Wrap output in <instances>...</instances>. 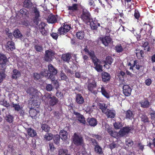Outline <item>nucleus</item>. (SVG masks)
<instances>
[{
  "label": "nucleus",
  "instance_id": "nucleus-1",
  "mask_svg": "<svg viewBox=\"0 0 155 155\" xmlns=\"http://www.w3.org/2000/svg\"><path fill=\"white\" fill-rule=\"evenodd\" d=\"M42 100L46 104L53 106L56 104L58 101V99L54 96H52L49 93H46L42 97Z\"/></svg>",
  "mask_w": 155,
  "mask_h": 155
},
{
  "label": "nucleus",
  "instance_id": "nucleus-2",
  "mask_svg": "<svg viewBox=\"0 0 155 155\" xmlns=\"http://www.w3.org/2000/svg\"><path fill=\"white\" fill-rule=\"evenodd\" d=\"M88 90L94 94H97V92L94 89L96 87L97 84L95 81L93 79H88L87 82Z\"/></svg>",
  "mask_w": 155,
  "mask_h": 155
},
{
  "label": "nucleus",
  "instance_id": "nucleus-3",
  "mask_svg": "<svg viewBox=\"0 0 155 155\" xmlns=\"http://www.w3.org/2000/svg\"><path fill=\"white\" fill-rule=\"evenodd\" d=\"M71 26L67 24H64L58 30V33L60 35H64L70 30Z\"/></svg>",
  "mask_w": 155,
  "mask_h": 155
},
{
  "label": "nucleus",
  "instance_id": "nucleus-4",
  "mask_svg": "<svg viewBox=\"0 0 155 155\" xmlns=\"http://www.w3.org/2000/svg\"><path fill=\"white\" fill-rule=\"evenodd\" d=\"M78 4L74 3L72 5L68 6V10H69V14L72 16H75L76 12L78 10Z\"/></svg>",
  "mask_w": 155,
  "mask_h": 155
},
{
  "label": "nucleus",
  "instance_id": "nucleus-5",
  "mask_svg": "<svg viewBox=\"0 0 155 155\" xmlns=\"http://www.w3.org/2000/svg\"><path fill=\"white\" fill-rule=\"evenodd\" d=\"M74 143L77 145H82L83 143L82 137L81 136L74 133L73 137Z\"/></svg>",
  "mask_w": 155,
  "mask_h": 155
},
{
  "label": "nucleus",
  "instance_id": "nucleus-6",
  "mask_svg": "<svg viewBox=\"0 0 155 155\" xmlns=\"http://www.w3.org/2000/svg\"><path fill=\"white\" fill-rule=\"evenodd\" d=\"M92 61L95 66L94 67V69L98 72H102V66L99 64L100 63L99 60L96 57L92 59Z\"/></svg>",
  "mask_w": 155,
  "mask_h": 155
},
{
  "label": "nucleus",
  "instance_id": "nucleus-7",
  "mask_svg": "<svg viewBox=\"0 0 155 155\" xmlns=\"http://www.w3.org/2000/svg\"><path fill=\"white\" fill-rule=\"evenodd\" d=\"M81 18L84 22L88 21L90 19V14L89 12L86 9H83Z\"/></svg>",
  "mask_w": 155,
  "mask_h": 155
},
{
  "label": "nucleus",
  "instance_id": "nucleus-8",
  "mask_svg": "<svg viewBox=\"0 0 155 155\" xmlns=\"http://www.w3.org/2000/svg\"><path fill=\"white\" fill-rule=\"evenodd\" d=\"M45 60L47 61H51L54 57V51L51 50H48L45 51Z\"/></svg>",
  "mask_w": 155,
  "mask_h": 155
},
{
  "label": "nucleus",
  "instance_id": "nucleus-9",
  "mask_svg": "<svg viewBox=\"0 0 155 155\" xmlns=\"http://www.w3.org/2000/svg\"><path fill=\"white\" fill-rule=\"evenodd\" d=\"M33 11L34 14V17L33 18V21L34 23L37 25L39 21V18L40 16V12L36 8H34Z\"/></svg>",
  "mask_w": 155,
  "mask_h": 155
},
{
  "label": "nucleus",
  "instance_id": "nucleus-10",
  "mask_svg": "<svg viewBox=\"0 0 155 155\" xmlns=\"http://www.w3.org/2000/svg\"><path fill=\"white\" fill-rule=\"evenodd\" d=\"M130 130L129 128L127 127H124L121 129L118 133V136L122 137L126 135L129 132Z\"/></svg>",
  "mask_w": 155,
  "mask_h": 155
},
{
  "label": "nucleus",
  "instance_id": "nucleus-11",
  "mask_svg": "<svg viewBox=\"0 0 155 155\" xmlns=\"http://www.w3.org/2000/svg\"><path fill=\"white\" fill-rule=\"evenodd\" d=\"M123 93L124 95L127 96L130 95L131 89L129 86L127 85H124L123 86Z\"/></svg>",
  "mask_w": 155,
  "mask_h": 155
},
{
  "label": "nucleus",
  "instance_id": "nucleus-12",
  "mask_svg": "<svg viewBox=\"0 0 155 155\" xmlns=\"http://www.w3.org/2000/svg\"><path fill=\"white\" fill-rule=\"evenodd\" d=\"M98 1L101 5L103 8H104L105 5L107 7H109V6H111V5L113 2V0H103L102 1L98 0Z\"/></svg>",
  "mask_w": 155,
  "mask_h": 155
},
{
  "label": "nucleus",
  "instance_id": "nucleus-13",
  "mask_svg": "<svg viewBox=\"0 0 155 155\" xmlns=\"http://www.w3.org/2000/svg\"><path fill=\"white\" fill-rule=\"evenodd\" d=\"M101 40L102 43L105 46H107L108 44L112 42V41L111 39L109 36H106L104 38H102Z\"/></svg>",
  "mask_w": 155,
  "mask_h": 155
},
{
  "label": "nucleus",
  "instance_id": "nucleus-14",
  "mask_svg": "<svg viewBox=\"0 0 155 155\" xmlns=\"http://www.w3.org/2000/svg\"><path fill=\"white\" fill-rule=\"evenodd\" d=\"M47 21L49 23H54L57 22L56 17L53 14L49 15L47 19Z\"/></svg>",
  "mask_w": 155,
  "mask_h": 155
},
{
  "label": "nucleus",
  "instance_id": "nucleus-15",
  "mask_svg": "<svg viewBox=\"0 0 155 155\" xmlns=\"http://www.w3.org/2000/svg\"><path fill=\"white\" fill-rule=\"evenodd\" d=\"M8 61V60L6 56L0 53V64H5Z\"/></svg>",
  "mask_w": 155,
  "mask_h": 155
},
{
  "label": "nucleus",
  "instance_id": "nucleus-16",
  "mask_svg": "<svg viewBox=\"0 0 155 155\" xmlns=\"http://www.w3.org/2000/svg\"><path fill=\"white\" fill-rule=\"evenodd\" d=\"M74 114L76 115L78 121H79L81 123L84 124H85L86 121L85 120V118L82 115L80 114L78 112H74Z\"/></svg>",
  "mask_w": 155,
  "mask_h": 155
},
{
  "label": "nucleus",
  "instance_id": "nucleus-17",
  "mask_svg": "<svg viewBox=\"0 0 155 155\" xmlns=\"http://www.w3.org/2000/svg\"><path fill=\"white\" fill-rule=\"evenodd\" d=\"M124 113L125 114V118L126 119L131 120L133 118L134 115L132 111L130 110H128L124 111Z\"/></svg>",
  "mask_w": 155,
  "mask_h": 155
},
{
  "label": "nucleus",
  "instance_id": "nucleus-18",
  "mask_svg": "<svg viewBox=\"0 0 155 155\" xmlns=\"http://www.w3.org/2000/svg\"><path fill=\"white\" fill-rule=\"evenodd\" d=\"M6 48L8 50L12 51L15 48L14 43L12 41H8L6 45Z\"/></svg>",
  "mask_w": 155,
  "mask_h": 155
},
{
  "label": "nucleus",
  "instance_id": "nucleus-19",
  "mask_svg": "<svg viewBox=\"0 0 155 155\" xmlns=\"http://www.w3.org/2000/svg\"><path fill=\"white\" fill-rule=\"evenodd\" d=\"M21 75V73L20 71L16 69L13 70L12 75V78L16 79L17 78L20 77Z\"/></svg>",
  "mask_w": 155,
  "mask_h": 155
},
{
  "label": "nucleus",
  "instance_id": "nucleus-20",
  "mask_svg": "<svg viewBox=\"0 0 155 155\" xmlns=\"http://www.w3.org/2000/svg\"><path fill=\"white\" fill-rule=\"evenodd\" d=\"M76 102L78 104H82L84 102L83 97L80 94L77 95L76 97Z\"/></svg>",
  "mask_w": 155,
  "mask_h": 155
},
{
  "label": "nucleus",
  "instance_id": "nucleus-21",
  "mask_svg": "<svg viewBox=\"0 0 155 155\" xmlns=\"http://www.w3.org/2000/svg\"><path fill=\"white\" fill-rule=\"evenodd\" d=\"M140 106L143 108H147L150 105L149 101L147 99L142 101L140 102Z\"/></svg>",
  "mask_w": 155,
  "mask_h": 155
},
{
  "label": "nucleus",
  "instance_id": "nucleus-22",
  "mask_svg": "<svg viewBox=\"0 0 155 155\" xmlns=\"http://www.w3.org/2000/svg\"><path fill=\"white\" fill-rule=\"evenodd\" d=\"M87 122L90 125L93 127L96 126L97 123V120L93 118H88L87 119Z\"/></svg>",
  "mask_w": 155,
  "mask_h": 155
},
{
  "label": "nucleus",
  "instance_id": "nucleus-23",
  "mask_svg": "<svg viewBox=\"0 0 155 155\" xmlns=\"http://www.w3.org/2000/svg\"><path fill=\"white\" fill-rule=\"evenodd\" d=\"M60 137L61 139L65 141L67 139L68 133L67 131L63 130H61L60 132Z\"/></svg>",
  "mask_w": 155,
  "mask_h": 155
},
{
  "label": "nucleus",
  "instance_id": "nucleus-24",
  "mask_svg": "<svg viewBox=\"0 0 155 155\" xmlns=\"http://www.w3.org/2000/svg\"><path fill=\"white\" fill-rule=\"evenodd\" d=\"M104 113L106 115L108 118H114L115 115V111H114L109 110L108 109H107V112Z\"/></svg>",
  "mask_w": 155,
  "mask_h": 155
},
{
  "label": "nucleus",
  "instance_id": "nucleus-25",
  "mask_svg": "<svg viewBox=\"0 0 155 155\" xmlns=\"http://www.w3.org/2000/svg\"><path fill=\"white\" fill-rule=\"evenodd\" d=\"M102 76L103 81L105 82L108 81L110 78V75L107 73L105 72L102 73Z\"/></svg>",
  "mask_w": 155,
  "mask_h": 155
},
{
  "label": "nucleus",
  "instance_id": "nucleus-26",
  "mask_svg": "<svg viewBox=\"0 0 155 155\" xmlns=\"http://www.w3.org/2000/svg\"><path fill=\"white\" fill-rule=\"evenodd\" d=\"M27 131L28 135L31 137H34L37 135L36 131L33 129L28 128L27 129Z\"/></svg>",
  "mask_w": 155,
  "mask_h": 155
},
{
  "label": "nucleus",
  "instance_id": "nucleus-27",
  "mask_svg": "<svg viewBox=\"0 0 155 155\" xmlns=\"http://www.w3.org/2000/svg\"><path fill=\"white\" fill-rule=\"evenodd\" d=\"M49 71L52 74L54 75H56L57 73V70L52 65L50 64L48 66Z\"/></svg>",
  "mask_w": 155,
  "mask_h": 155
},
{
  "label": "nucleus",
  "instance_id": "nucleus-28",
  "mask_svg": "<svg viewBox=\"0 0 155 155\" xmlns=\"http://www.w3.org/2000/svg\"><path fill=\"white\" fill-rule=\"evenodd\" d=\"M83 51L85 52L86 54L89 55L91 57V59H93L94 58L96 57L94 52L93 51H89V50L87 48H84L83 50Z\"/></svg>",
  "mask_w": 155,
  "mask_h": 155
},
{
  "label": "nucleus",
  "instance_id": "nucleus-29",
  "mask_svg": "<svg viewBox=\"0 0 155 155\" xmlns=\"http://www.w3.org/2000/svg\"><path fill=\"white\" fill-rule=\"evenodd\" d=\"M101 89V92L102 94L106 98H109L110 97L109 94L105 88L102 85Z\"/></svg>",
  "mask_w": 155,
  "mask_h": 155
},
{
  "label": "nucleus",
  "instance_id": "nucleus-30",
  "mask_svg": "<svg viewBox=\"0 0 155 155\" xmlns=\"http://www.w3.org/2000/svg\"><path fill=\"white\" fill-rule=\"evenodd\" d=\"M5 98L4 96L2 97L0 99V104L4 106L8 107L9 106V104L5 100Z\"/></svg>",
  "mask_w": 155,
  "mask_h": 155
},
{
  "label": "nucleus",
  "instance_id": "nucleus-31",
  "mask_svg": "<svg viewBox=\"0 0 155 155\" xmlns=\"http://www.w3.org/2000/svg\"><path fill=\"white\" fill-rule=\"evenodd\" d=\"M102 112L104 113L107 112V110L108 109L107 108V106H105V104L103 103H99L98 104Z\"/></svg>",
  "mask_w": 155,
  "mask_h": 155
},
{
  "label": "nucleus",
  "instance_id": "nucleus-32",
  "mask_svg": "<svg viewBox=\"0 0 155 155\" xmlns=\"http://www.w3.org/2000/svg\"><path fill=\"white\" fill-rule=\"evenodd\" d=\"M108 133L112 137H116L118 136V133L115 131H113L112 129L110 128H109L107 130Z\"/></svg>",
  "mask_w": 155,
  "mask_h": 155
},
{
  "label": "nucleus",
  "instance_id": "nucleus-33",
  "mask_svg": "<svg viewBox=\"0 0 155 155\" xmlns=\"http://www.w3.org/2000/svg\"><path fill=\"white\" fill-rule=\"evenodd\" d=\"M71 58L70 54L69 53H67L63 54L61 58L64 61L68 62Z\"/></svg>",
  "mask_w": 155,
  "mask_h": 155
},
{
  "label": "nucleus",
  "instance_id": "nucleus-34",
  "mask_svg": "<svg viewBox=\"0 0 155 155\" xmlns=\"http://www.w3.org/2000/svg\"><path fill=\"white\" fill-rule=\"evenodd\" d=\"M5 68H4L3 69H0V83L2 82L3 79L5 77Z\"/></svg>",
  "mask_w": 155,
  "mask_h": 155
},
{
  "label": "nucleus",
  "instance_id": "nucleus-35",
  "mask_svg": "<svg viewBox=\"0 0 155 155\" xmlns=\"http://www.w3.org/2000/svg\"><path fill=\"white\" fill-rule=\"evenodd\" d=\"M94 151L96 153L100 155H103L102 148L99 145L94 147Z\"/></svg>",
  "mask_w": 155,
  "mask_h": 155
},
{
  "label": "nucleus",
  "instance_id": "nucleus-36",
  "mask_svg": "<svg viewBox=\"0 0 155 155\" xmlns=\"http://www.w3.org/2000/svg\"><path fill=\"white\" fill-rule=\"evenodd\" d=\"M137 52H136V55L138 58L139 59H141L144 56V52L142 50H137Z\"/></svg>",
  "mask_w": 155,
  "mask_h": 155
},
{
  "label": "nucleus",
  "instance_id": "nucleus-37",
  "mask_svg": "<svg viewBox=\"0 0 155 155\" xmlns=\"http://www.w3.org/2000/svg\"><path fill=\"white\" fill-rule=\"evenodd\" d=\"M14 118L13 116L10 114L6 115L5 117L6 120L10 123H11L13 122Z\"/></svg>",
  "mask_w": 155,
  "mask_h": 155
},
{
  "label": "nucleus",
  "instance_id": "nucleus-38",
  "mask_svg": "<svg viewBox=\"0 0 155 155\" xmlns=\"http://www.w3.org/2000/svg\"><path fill=\"white\" fill-rule=\"evenodd\" d=\"M60 136L58 134L54 136L53 138V140L54 143L57 145H59V141L60 140Z\"/></svg>",
  "mask_w": 155,
  "mask_h": 155
},
{
  "label": "nucleus",
  "instance_id": "nucleus-39",
  "mask_svg": "<svg viewBox=\"0 0 155 155\" xmlns=\"http://www.w3.org/2000/svg\"><path fill=\"white\" fill-rule=\"evenodd\" d=\"M68 153V151L67 150L60 149L58 150V155H67Z\"/></svg>",
  "mask_w": 155,
  "mask_h": 155
},
{
  "label": "nucleus",
  "instance_id": "nucleus-40",
  "mask_svg": "<svg viewBox=\"0 0 155 155\" xmlns=\"http://www.w3.org/2000/svg\"><path fill=\"white\" fill-rule=\"evenodd\" d=\"M32 6V3L29 0H25L24 2V7L25 8H29Z\"/></svg>",
  "mask_w": 155,
  "mask_h": 155
},
{
  "label": "nucleus",
  "instance_id": "nucleus-41",
  "mask_svg": "<svg viewBox=\"0 0 155 155\" xmlns=\"http://www.w3.org/2000/svg\"><path fill=\"white\" fill-rule=\"evenodd\" d=\"M13 35L16 38H21L22 36V34L18 29L14 31Z\"/></svg>",
  "mask_w": 155,
  "mask_h": 155
},
{
  "label": "nucleus",
  "instance_id": "nucleus-42",
  "mask_svg": "<svg viewBox=\"0 0 155 155\" xmlns=\"http://www.w3.org/2000/svg\"><path fill=\"white\" fill-rule=\"evenodd\" d=\"M76 35L78 38L80 39H82L84 36V32L82 31L78 32L77 33Z\"/></svg>",
  "mask_w": 155,
  "mask_h": 155
},
{
  "label": "nucleus",
  "instance_id": "nucleus-43",
  "mask_svg": "<svg viewBox=\"0 0 155 155\" xmlns=\"http://www.w3.org/2000/svg\"><path fill=\"white\" fill-rule=\"evenodd\" d=\"M53 138V135L51 133H47L45 135L44 139L47 140H50Z\"/></svg>",
  "mask_w": 155,
  "mask_h": 155
},
{
  "label": "nucleus",
  "instance_id": "nucleus-44",
  "mask_svg": "<svg viewBox=\"0 0 155 155\" xmlns=\"http://www.w3.org/2000/svg\"><path fill=\"white\" fill-rule=\"evenodd\" d=\"M41 73L38 74L37 73H35L33 74V77L35 80H37L40 79L42 77Z\"/></svg>",
  "mask_w": 155,
  "mask_h": 155
},
{
  "label": "nucleus",
  "instance_id": "nucleus-45",
  "mask_svg": "<svg viewBox=\"0 0 155 155\" xmlns=\"http://www.w3.org/2000/svg\"><path fill=\"white\" fill-rule=\"evenodd\" d=\"M140 116L141 118V120L144 123L148 122V119L147 116L144 114H140Z\"/></svg>",
  "mask_w": 155,
  "mask_h": 155
},
{
  "label": "nucleus",
  "instance_id": "nucleus-46",
  "mask_svg": "<svg viewBox=\"0 0 155 155\" xmlns=\"http://www.w3.org/2000/svg\"><path fill=\"white\" fill-rule=\"evenodd\" d=\"M115 50L117 52L120 53L123 50V48L120 44H118L115 46Z\"/></svg>",
  "mask_w": 155,
  "mask_h": 155
},
{
  "label": "nucleus",
  "instance_id": "nucleus-47",
  "mask_svg": "<svg viewBox=\"0 0 155 155\" xmlns=\"http://www.w3.org/2000/svg\"><path fill=\"white\" fill-rule=\"evenodd\" d=\"M20 13L22 16H27L29 14V13L27 10L25 9H22L20 10Z\"/></svg>",
  "mask_w": 155,
  "mask_h": 155
},
{
  "label": "nucleus",
  "instance_id": "nucleus-48",
  "mask_svg": "<svg viewBox=\"0 0 155 155\" xmlns=\"http://www.w3.org/2000/svg\"><path fill=\"white\" fill-rule=\"evenodd\" d=\"M41 128L43 130L46 132H48L50 129V127L47 125L45 124H43L42 125Z\"/></svg>",
  "mask_w": 155,
  "mask_h": 155
},
{
  "label": "nucleus",
  "instance_id": "nucleus-49",
  "mask_svg": "<svg viewBox=\"0 0 155 155\" xmlns=\"http://www.w3.org/2000/svg\"><path fill=\"white\" fill-rule=\"evenodd\" d=\"M37 111L35 109H31L29 112L32 118L35 117L37 115Z\"/></svg>",
  "mask_w": 155,
  "mask_h": 155
},
{
  "label": "nucleus",
  "instance_id": "nucleus-50",
  "mask_svg": "<svg viewBox=\"0 0 155 155\" xmlns=\"http://www.w3.org/2000/svg\"><path fill=\"white\" fill-rule=\"evenodd\" d=\"M126 144L129 147L132 146L133 144V142L132 140L130 139H127L126 140Z\"/></svg>",
  "mask_w": 155,
  "mask_h": 155
},
{
  "label": "nucleus",
  "instance_id": "nucleus-51",
  "mask_svg": "<svg viewBox=\"0 0 155 155\" xmlns=\"http://www.w3.org/2000/svg\"><path fill=\"white\" fill-rule=\"evenodd\" d=\"M114 126L116 129H118L122 127L121 124L119 122H116L114 124Z\"/></svg>",
  "mask_w": 155,
  "mask_h": 155
},
{
  "label": "nucleus",
  "instance_id": "nucleus-52",
  "mask_svg": "<svg viewBox=\"0 0 155 155\" xmlns=\"http://www.w3.org/2000/svg\"><path fill=\"white\" fill-rule=\"evenodd\" d=\"M60 77L61 80H63L66 81L68 79L67 76L62 71H61V73L60 74Z\"/></svg>",
  "mask_w": 155,
  "mask_h": 155
},
{
  "label": "nucleus",
  "instance_id": "nucleus-53",
  "mask_svg": "<svg viewBox=\"0 0 155 155\" xmlns=\"http://www.w3.org/2000/svg\"><path fill=\"white\" fill-rule=\"evenodd\" d=\"M54 75L51 73L49 74V75L48 77V78H50L52 81H54L55 84L58 83V82L57 81H55L54 75Z\"/></svg>",
  "mask_w": 155,
  "mask_h": 155
},
{
  "label": "nucleus",
  "instance_id": "nucleus-54",
  "mask_svg": "<svg viewBox=\"0 0 155 155\" xmlns=\"http://www.w3.org/2000/svg\"><path fill=\"white\" fill-rule=\"evenodd\" d=\"M12 107L14 108L15 110L18 111L21 110V107L19 105L17 104H12Z\"/></svg>",
  "mask_w": 155,
  "mask_h": 155
},
{
  "label": "nucleus",
  "instance_id": "nucleus-55",
  "mask_svg": "<svg viewBox=\"0 0 155 155\" xmlns=\"http://www.w3.org/2000/svg\"><path fill=\"white\" fill-rule=\"evenodd\" d=\"M88 4L91 8H94L95 5L93 0H87Z\"/></svg>",
  "mask_w": 155,
  "mask_h": 155
},
{
  "label": "nucleus",
  "instance_id": "nucleus-56",
  "mask_svg": "<svg viewBox=\"0 0 155 155\" xmlns=\"http://www.w3.org/2000/svg\"><path fill=\"white\" fill-rule=\"evenodd\" d=\"M106 61L107 63L111 64L113 61V60L111 57L107 56L106 58Z\"/></svg>",
  "mask_w": 155,
  "mask_h": 155
},
{
  "label": "nucleus",
  "instance_id": "nucleus-57",
  "mask_svg": "<svg viewBox=\"0 0 155 155\" xmlns=\"http://www.w3.org/2000/svg\"><path fill=\"white\" fill-rule=\"evenodd\" d=\"M40 31L41 32V33L43 35H46L47 34V32L46 31L44 27H41V28L40 27Z\"/></svg>",
  "mask_w": 155,
  "mask_h": 155
},
{
  "label": "nucleus",
  "instance_id": "nucleus-58",
  "mask_svg": "<svg viewBox=\"0 0 155 155\" xmlns=\"http://www.w3.org/2000/svg\"><path fill=\"white\" fill-rule=\"evenodd\" d=\"M90 26L91 29L93 30L97 29V24L93 22L91 23Z\"/></svg>",
  "mask_w": 155,
  "mask_h": 155
},
{
  "label": "nucleus",
  "instance_id": "nucleus-59",
  "mask_svg": "<svg viewBox=\"0 0 155 155\" xmlns=\"http://www.w3.org/2000/svg\"><path fill=\"white\" fill-rule=\"evenodd\" d=\"M53 88L52 85L51 84H48L46 87V90L48 91H50L52 90Z\"/></svg>",
  "mask_w": 155,
  "mask_h": 155
},
{
  "label": "nucleus",
  "instance_id": "nucleus-60",
  "mask_svg": "<svg viewBox=\"0 0 155 155\" xmlns=\"http://www.w3.org/2000/svg\"><path fill=\"white\" fill-rule=\"evenodd\" d=\"M41 74L42 76H44L45 77L48 76L49 74V73H48V71L47 70H44V72H43V71H42L41 72Z\"/></svg>",
  "mask_w": 155,
  "mask_h": 155
},
{
  "label": "nucleus",
  "instance_id": "nucleus-61",
  "mask_svg": "<svg viewBox=\"0 0 155 155\" xmlns=\"http://www.w3.org/2000/svg\"><path fill=\"white\" fill-rule=\"evenodd\" d=\"M51 36L53 38L56 40L58 38V34L55 33H53L51 34Z\"/></svg>",
  "mask_w": 155,
  "mask_h": 155
},
{
  "label": "nucleus",
  "instance_id": "nucleus-62",
  "mask_svg": "<svg viewBox=\"0 0 155 155\" xmlns=\"http://www.w3.org/2000/svg\"><path fill=\"white\" fill-rule=\"evenodd\" d=\"M35 48L37 51H41L42 49V47L39 45H36L35 46Z\"/></svg>",
  "mask_w": 155,
  "mask_h": 155
},
{
  "label": "nucleus",
  "instance_id": "nucleus-63",
  "mask_svg": "<svg viewBox=\"0 0 155 155\" xmlns=\"http://www.w3.org/2000/svg\"><path fill=\"white\" fill-rule=\"evenodd\" d=\"M50 150L51 151H53L55 149L54 145L52 143H49V144Z\"/></svg>",
  "mask_w": 155,
  "mask_h": 155
},
{
  "label": "nucleus",
  "instance_id": "nucleus-64",
  "mask_svg": "<svg viewBox=\"0 0 155 155\" xmlns=\"http://www.w3.org/2000/svg\"><path fill=\"white\" fill-rule=\"evenodd\" d=\"M87 154L85 153L84 151H80L79 152L77 153L76 155H87Z\"/></svg>",
  "mask_w": 155,
  "mask_h": 155
}]
</instances>
